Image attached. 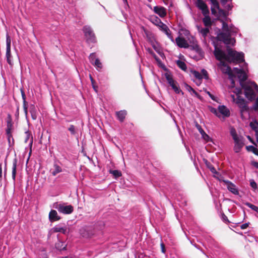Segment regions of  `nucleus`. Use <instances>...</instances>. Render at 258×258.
Returning a JSON list of instances; mask_svg holds the SVG:
<instances>
[{
    "mask_svg": "<svg viewBox=\"0 0 258 258\" xmlns=\"http://www.w3.org/2000/svg\"><path fill=\"white\" fill-rule=\"evenodd\" d=\"M7 61L10 65H13L12 56L11 53V39L8 34L6 36V54Z\"/></svg>",
    "mask_w": 258,
    "mask_h": 258,
    "instance_id": "obj_8",
    "label": "nucleus"
},
{
    "mask_svg": "<svg viewBox=\"0 0 258 258\" xmlns=\"http://www.w3.org/2000/svg\"><path fill=\"white\" fill-rule=\"evenodd\" d=\"M222 218L223 221L225 222H229L227 217L224 214H223Z\"/></svg>",
    "mask_w": 258,
    "mask_h": 258,
    "instance_id": "obj_53",
    "label": "nucleus"
},
{
    "mask_svg": "<svg viewBox=\"0 0 258 258\" xmlns=\"http://www.w3.org/2000/svg\"><path fill=\"white\" fill-rule=\"evenodd\" d=\"M49 220L50 222H53L60 219V217L58 215L57 212L54 210H51L49 213Z\"/></svg>",
    "mask_w": 258,
    "mask_h": 258,
    "instance_id": "obj_16",
    "label": "nucleus"
},
{
    "mask_svg": "<svg viewBox=\"0 0 258 258\" xmlns=\"http://www.w3.org/2000/svg\"><path fill=\"white\" fill-rule=\"evenodd\" d=\"M68 130L70 132L72 135H75L77 133L76 128L73 124L70 125L69 127L68 128Z\"/></svg>",
    "mask_w": 258,
    "mask_h": 258,
    "instance_id": "obj_38",
    "label": "nucleus"
},
{
    "mask_svg": "<svg viewBox=\"0 0 258 258\" xmlns=\"http://www.w3.org/2000/svg\"><path fill=\"white\" fill-rule=\"evenodd\" d=\"M147 50L148 52L151 54L154 58L156 60L158 61L159 60V58L158 57V56L155 54V53L153 52V51L150 48H148L147 49Z\"/></svg>",
    "mask_w": 258,
    "mask_h": 258,
    "instance_id": "obj_40",
    "label": "nucleus"
},
{
    "mask_svg": "<svg viewBox=\"0 0 258 258\" xmlns=\"http://www.w3.org/2000/svg\"><path fill=\"white\" fill-rule=\"evenodd\" d=\"M197 6L202 11L203 15L209 14L208 7L203 0H197Z\"/></svg>",
    "mask_w": 258,
    "mask_h": 258,
    "instance_id": "obj_10",
    "label": "nucleus"
},
{
    "mask_svg": "<svg viewBox=\"0 0 258 258\" xmlns=\"http://www.w3.org/2000/svg\"><path fill=\"white\" fill-rule=\"evenodd\" d=\"M256 141L258 143V134H257V133H256Z\"/></svg>",
    "mask_w": 258,
    "mask_h": 258,
    "instance_id": "obj_64",
    "label": "nucleus"
},
{
    "mask_svg": "<svg viewBox=\"0 0 258 258\" xmlns=\"http://www.w3.org/2000/svg\"><path fill=\"white\" fill-rule=\"evenodd\" d=\"M246 149L247 151L252 152L253 154L258 156V149L254 146L252 145L246 146Z\"/></svg>",
    "mask_w": 258,
    "mask_h": 258,
    "instance_id": "obj_35",
    "label": "nucleus"
},
{
    "mask_svg": "<svg viewBox=\"0 0 258 258\" xmlns=\"http://www.w3.org/2000/svg\"><path fill=\"white\" fill-rule=\"evenodd\" d=\"M181 34L184 35L185 36H186L187 38H189V36H190V32L188 30L185 29H181L180 30L179 32Z\"/></svg>",
    "mask_w": 258,
    "mask_h": 258,
    "instance_id": "obj_39",
    "label": "nucleus"
},
{
    "mask_svg": "<svg viewBox=\"0 0 258 258\" xmlns=\"http://www.w3.org/2000/svg\"><path fill=\"white\" fill-rule=\"evenodd\" d=\"M249 125L256 133L258 132V123L257 122H250Z\"/></svg>",
    "mask_w": 258,
    "mask_h": 258,
    "instance_id": "obj_37",
    "label": "nucleus"
},
{
    "mask_svg": "<svg viewBox=\"0 0 258 258\" xmlns=\"http://www.w3.org/2000/svg\"><path fill=\"white\" fill-rule=\"evenodd\" d=\"M192 92L193 94H194L197 97H199L200 95L199 94L194 90L193 89V90L192 91Z\"/></svg>",
    "mask_w": 258,
    "mask_h": 258,
    "instance_id": "obj_59",
    "label": "nucleus"
},
{
    "mask_svg": "<svg viewBox=\"0 0 258 258\" xmlns=\"http://www.w3.org/2000/svg\"><path fill=\"white\" fill-rule=\"evenodd\" d=\"M237 29L233 25L228 26L225 22H222V32L218 34L219 40L222 41L225 44L233 45L235 41L231 38V35L237 33Z\"/></svg>",
    "mask_w": 258,
    "mask_h": 258,
    "instance_id": "obj_2",
    "label": "nucleus"
},
{
    "mask_svg": "<svg viewBox=\"0 0 258 258\" xmlns=\"http://www.w3.org/2000/svg\"><path fill=\"white\" fill-rule=\"evenodd\" d=\"M192 49L200 55L202 56L203 55L204 52L202 48L197 44L194 45L192 46Z\"/></svg>",
    "mask_w": 258,
    "mask_h": 258,
    "instance_id": "obj_32",
    "label": "nucleus"
},
{
    "mask_svg": "<svg viewBox=\"0 0 258 258\" xmlns=\"http://www.w3.org/2000/svg\"><path fill=\"white\" fill-rule=\"evenodd\" d=\"M219 114H222L224 117H229L230 113L229 110L224 105H219L218 107Z\"/></svg>",
    "mask_w": 258,
    "mask_h": 258,
    "instance_id": "obj_17",
    "label": "nucleus"
},
{
    "mask_svg": "<svg viewBox=\"0 0 258 258\" xmlns=\"http://www.w3.org/2000/svg\"><path fill=\"white\" fill-rule=\"evenodd\" d=\"M23 108L25 114L26 115V117H27V114H28V107H27V104H23Z\"/></svg>",
    "mask_w": 258,
    "mask_h": 258,
    "instance_id": "obj_48",
    "label": "nucleus"
},
{
    "mask_svg": "<svg viewBox=\"0 0 258 258\" xmlns=\"http://www.w3.org/2000/svg\"><path fill=\"white\" fill-rule=\"evenodd\" d=\"M250 185L251 187L254 189H256L257 187V184L253 179H251L250 180Z\"/></svg>",
    "mask_w": 258,
    "mask_h": 258,
    "instance_id": "obj_42",
    "label": "nucleus"
},
{
    "mask_svg": "<svg viewBox=\"0 0 258 258\" xmlns=\"http://www.w3.org/2000/svg\"><path fill=\"white\" fill-rule=\"evenodd\" d=\"M53 167L54 169L51 172V174L53 176H55L57 174L61 172V168L59 165L57 164H54Z\"/></svg>",
    "mask_w": 258,
    "mask_h": 258,
    "instance_id": "obj_29",
    "label": "nucleus"
},
{
    "mask_svg": "<svg viewBox=\"0 0 258 258\" xmlns=\"http://www.w3.org/2000/svg\"><path fill=\"white\" fill-rule=\"evenodd\" d=\"M192 74L196 78H197L199 80L202 79L203 77H202V75L199 72L194 71Z\"/></svg>",
    "mask_w": 258,
    "mask_h": 258,
    "instance_id": "obj_41",
    "label": "nucleus"
},
{
    "mask_svg": "<svg viewBox=\"0 0 258 258\" xmlns=\"http://www.w3.org/2000/svg\"><path fill=\"white\" fill-rule=\"evenodd\" d=\"M62 204H59L58 202H55L53 204V208L57 209L58 211H59L60 206H61Z\"/></svg>",
    "mask_w": 258,
    "mask_h": 258,
    "instance_id": "obj_44",
    "label": "nucleus"
},
{
    "mask_svg": "<svg viewBox=\"0 0 258 258\" xmlns=\"http://www.w3.org/2000/svg\"><path fill=\"white\" fill-rule=\"evenodd\" d=\"M175 42L177 45L180 48H187L189 47V45L186 40L182 37L179 36L177 37L175 39Z\"/></svg>",
    "mask_w": 258,
    "mask_h": 258,
    "instance_id": "obj_14",
    "label": "nucleus"
},
{
    "mask_svg": "<svg viewBox=\"0 0 258 258\" xmlns=\"http://www.w3.org/2000/svg\"><path fill=\"white\" fill-rule=\"evenodd\" d=\"M80 233L83 237L86 238L90 237L94 234V231L92 230V228L88 226L82 228L80 230Z\"/></svg>",
    "mask_w": 258,
    "mask_h": 258,
    "instance_id": "obj_11",
    "label": "nucleus"
},
{
    "mask_svg": "<svg viewBox=\"0 0 258 258\" xmlns=\"http://www.w3.org/2000/svg\"><path fill=\"white\" fill-rule=\"evenodd\" d=\"M92 64H93L99 71L102 68V63L100 62L98 58L95 59L94 62H93V63Z\"/></svg>",
    "mask_w": 258,
    "mask_h": 258,
    "instance_id": "obj_33",
    "label": "nucleus"
},
{
    "mask_svg": "<svg viewBox=\"0 0 258 258\" xmlns=\"http://www.w3.org/2000/svg\"><path fill=\"white\" fill-rule=\"evenodd\" d=\"M150 21L157 26L162 22L158 17L155 15L151 16Z\"/></svg>",
    "mask_w": 258,
    "mask_h": 258,
    "instance_id": "obj_27",
    "label": "nucleus"
},
{
    "mask_svg": "<svg viewBox=\"0 0 258 258\" xmlns=\"http://www.w3.org/2000/svg\"><path fill=\"white\" fill-rule=\"evenodd\" d=\"M231 135L232 137H233V135H235L236 136H238L236 134L235 130L231 131Z\"/></svg>",
    "mask_w": 258,
    "mask_h": 258,
    "instance_id": "obj_56",
    "label": "nucleus"
},
{
    "mask_svg": "<svg viewBox=\"0 0 258 258\" xmlns=\"http://www.w3.org/2000/svg\"><path fill=\"white\" fill-rule=\"evenodd\" d=\"M200 250L202 251V252L204 254H205V255H206V256L207 257H209L208 255L207 254H206L202 249H200Z\"/></svg>",
    "mask_w": 258,
    "mask_h": 258,
    "instance_id": "obj_62",
    "label": "nucleus"
},
{
    "mask_svg": "<svg viewBox=\"0 0 258 258\" xmlns=\"http://www.w3.org/2000/svg\"><path fill=\"white\" fill-rule=\"evenodd\" d=\"M236 103L240 108V111L241 116L243 115L244 112H247L248 107L247 105L245 100L242 97L238 95L237 96Z\"/></svg>",
    "mask_w": 258,
    "mask_h": 258,
    "instance_id": "obj_7",
    "label": "nucleus"
},
{
    "mask_svg": "<svg viewBox=\"0 0 258 258\" xmlns=\"http://www.w3.org/2000/svg\"><path fill=\"white\" fill-rule=\"evenodd\" d=\"M17 161L16 159H15L13 162L12 166V177L14 182L15 181L16 176V168H17Z\"/></svg>",
    "mask_w": 258,
    "mask_h": 258,
    "instance_id": "obj_23",
    "label": "nucleus"
},
{
    "mask_svg": "<svg viewBox=\"0 0 258 258\" xmlns=\"http://www.w3.org/2000/svg\"><path fill=\"white\" fill-rule=\"evenodd\" d=\"M21 92L22 97L23 99V104H27V102H26V96H25L24 91L21 89Z\"/></svg>",
    "mask_w": 258,
    "mask_h": 258,
    "instance_id": "obj_46",
    "label": "nucleus"
},
{
    "mask_svg": "<svg viewBox=\"0 0 258 258\" xmlns=\"http://www.w3.org/2000/svg\"><path fill=\"white\" fill-rule=\"evenodd\" d=\"M109 173L112 174L115 178L121 176V172L118 170H110Z\"/></svg>",
    "mask_w": 258,
    "mask_h": 258,
    "instance_id": "obj_34",
    "label": "nucleus"
},
{
    "mask_svg": "<svg viewBox=\"0 0 258 258\" xmlns=\"http://www.w3.org/2000/svg\"><path fill=\"white\" fill-rule=\"evenodd\" d=\"M248 226V223H244L243 224H242L241 226H240V228L241 229H246L247 227Z\"/></svg>",
    "mask_w": 258,
    "mask_h": 258,
    "instance_id": "obj_54",
    "label": "nucleus"
},
{
    "mask_svg": "<svg viewBox=\"0 0 258 258\" xmlns=\"http://www.w3.org/2000/svg\"><path fill=\"white\" fill-rule=\"evenodd\" d=\"M157 26L159 27L161 31H163V30L164 29V28L166 27L167 25L161 22Z\"/></svg>",
    "mask_w": 258,
    "mask_h": 258,
    "instance_id": "obj_45",
    "label": "nucleus"
},
{
    "mask_svg": "<svg viewBox=\"0 0 258 258\" xmlns=\"http://www.w3.org/2000/svg\"><path fill=\"white\" fill-rule=\"evenodd\" d=\"M73 211L74 208L72 205H66L65 204H62L59 212L63 214H70Z\"/></svg>",
    "mask_w": 258,
    "mask_h": 258,
    "instance_id": "obj_13",
    "label": "nucleus"
},
{
    "mask_svg": "<svg viewBox=\"0 0 258 258\" xmlns=\"http://www.w3.org/2000/svg\"><path fill=\"white\" fill-rule=\"evenodd\" d=\"M25 134H26V138L25 140V142L27 143L29 141V140H30L29 145L30 148H31L32 146V144H33V138L31 137L30 139L31 134L28 131L25 132Z\"/></svg>",
    "mask_w": 258,
    "mask_h": 258,
    "instance_id": "obj_28",
    "label": "nucleus"
},
{
    "mask_svg": "<svg viewBox=\"0 0 258 258\" xmlns=\"http://www.w3.org/2000/svg\"><path fill=\"white\" fill-rule=\"evenodd\" d=\"M152 46H153V48H154V49H155L157 52H158L157 48V47H156V46H155V45H152Z\"/></svg>",
    "mask_w": 258,
    "mask_h": 258,
    "instance_id": "obj_63",
    "label": "nucleus"
},
{
    "mask_svg": "<svg viewBox=\"0 0 258 258\" xmlns=\"http://www.w3.org/2000/svg\"><path fill=\"white\" fill-rule=\"evenodd\" d=\"M196 127L197 128V129L198 130L199 132H200V133L201 134V135H202V138L206 141H209V139H210V137L205 132V131L203 130V129L202 128V127H201V126L200 125H199L198 123H197L196 125Z\"/></svg>",
    "mask_w": 258,
    "mask_h": 258,
    "instance_id": "obj_18",
    "label": "nucleus"
},
{
    "mask_svg": "<svg viewBox=\"0 0 258 258\" xmlns=\"http://www.w3.org/2000/svg\"><path fill=\"white\" fill-rule=\"evenodd\" d=\"M160 246H161V251L163 253H165L166 252V249H165V245H164V243L163 242H161L160 244Z\"/></svg>",
    "mask_w": 258,
    "mask_h": 258,
    "instance_id": "obj_52",
    "label": "nucleus"
},
{
    "mask_svg": "<svg viewBox=\"0 0 258 258\" xmlns=\"http://www.w3.org/2000/svg\"><path fill=\"white\" fill-rule=\"evenodd\" d=\"M83 31L88 42L92 43L96 42L95 34L90 26H85L83 28Z\"/></svg>",
    "mask_w": 258,
    "mask_h": 258,
    "instance_id": "obj_6",
    "label": "nucleus"
},
{
    "mask_svg": "<svg viewBox=\"0 0 258 258\" xmlns=\"http://www.w3.org/2000/svg\"><path fill=\"white\" fill-rule=\"evenodd\" d=\"M223 182L227 185V188L230 192L235 195L239 194V191L236 188L235 185L230 181L223 180Z\"/></svg>",
    "mask_w": 258,
    "mask_h": 258,
    "instance_id": "obj_12",
    "label": "nucleus"
},
{
    "mask_svg": "<svg viewBox=\"0 0 258 258\" xmlns=\"http://www.w3.org/2000/svg\"><path fill=\"white\" fill-rule=\"evenodd\" d=\"M227 9H228V10H231L232 9V7L230 5L228 4V5L227 6Z\"/></svg>",
    "mask_w": 258,
    "mask_h": 258,
    "instance_id": "obj_60",
    "label": "nucleus"
},
{
    "mask_svg": "<svg viewBox=\"0 0 258 258\" xmlns=\"http://www.w3.org/2000/svg\"><path fill=\"white\" fill-rule=\"evenodd\" d=\"M202 73H203V75L205 76V78H207L208 76H207V71L203 69V70H202Z\"/></svg>",
    "mask_w": 258,
    "mask_h": 258,
    "instance_id": "obj_55",
    "label": "nucleus"
},
{
    "mask_svg": "<svg viewBox=\"0 0 258 258\" xmlns=\"http://www.w3.org/2000/svg\"><path fill=\"white\" fill-rule=\"evenodd\" d=\"M177 66L183 71H185L187 69L185 63L180 60H177L176 61Z\"/></svg>",
    "mask_w": 258,
    "mask_h": 258,
    "instance_id": "obj_31",
    "label": "nucleus"
},
{
    "mask_svg": "<svg viewBox=\"0 0 258 258\" xmlns=\"http://www.w3.org/2000/svg\"><path fill=\"white\" fill-rule=\"evenodd\" d=\"M211 3L212 4L211 11L212 14H214L216 13L215 9H218L219 8V3L217 0H214V1L211 2Z\"/></svg>",
    "mask_w": 258,
    "mask_h": 258,
    "instance_id": "obj_26",
    "label": "nucleus"
},
{
    "mask_svg": "<svg viewBox=\"0 0 258 258\" xmlns=\"http://www.w3.org/2000/svg\"><path fill=\"white\" fill-rule=\"evenodd\" d=\"M165 77L169 85L176 94L181 93L182 95L183 94V92L180 89L177 82L173 79L172 76L169 74L165 73Z\"/></svg>",
    "mask_w": 258,
    "mask_h": 258,
    "instance_id": "obj_5",
    "label": "nucleus"
},
{
    "mask_svg": "<svg viewBox=\"0 0 258 258\" xmlns=\"http://www.w3.org/2000/svg\"><path fill=\"white\" fill-rule=\"evenodd\" d=\"M211 112L215 114L217 116L219 117L220 115L219 114L218 110H217L216 109L212 108L211 110Z\"/></svg>",
    "mask_w": 258,
    "mask_h": 258,
    "instance_id": "obj_49",
    "label": "nucleus"
},
{
    "mask_svg": "<svg viewBox=\"0 0 258 258\" xmlns=\"http://www.w3.org/2000/svg\"><path fill=\"white\" fill-rule=\"evenodd\" d=\"M96 55L95 53H92L90 54V56L89 57V60L91 63H93V62L94 60H95Z\"/></svg>",
    "mask_w": 258,
    "mask_h": 258,
    "instance_id": "obj_43",
    "label": "nucleus"
},
{
    "mask_svg": "<svg viewBox=\"0 0 258 258\" xmlns=\"http://www.w3.org/2000/svg\"><path fill=\"white\" fill-rule=\"evenodd\" d=\"M252 165L256 168L258 169V162H253L252 163Z\"/></svg>",
    "mask_w": 258,
    "mask_h": 258,
    "instance_id": "obj_58",
    "label": "nucleus"
},
{
    "mask_svg": "<svg viewBox=\"0 0 258 258\" xmlns=\"http://www.w3.org/2000/svg\"><path fill=\"white\" fill-rule=\"evenodd\" d=\"M204 18L203 19V22L204 25L207 27H211L212 25L211 19L209 16V14L203 15Z\"/></svg>",
    "mask_w": 258,
    "mask_h": 258,
    "instance_id": "obj_21",
    "label": "nucleus"
},
{
    "mask_svg": "<svg viewBox=\"0 0 258 258\" xmlns=\"http://www.w3.org/2000/svg\"><path fill=\"white\" fill-rule=\"evenodd\" d=\"M162 32L167 35L168 38L170 39L172 42H174V38L171 34V32L167 26L164 28Z\"/></svg>",
    "mask_w": 258,
    "mask_h": 258,
    "instance_id": "obj_25",
    "label": "nucleus"
},
{
    "mask_svg": "<svg viewBox=\"0 0 258 258\" xmlns=\"http://www.w3.org/2000/svg\"><path fill=\"white\" fill-rule=\"evenodd\" d=\"M245 70H247V68H243L242 69H239L238 68H233V79L237 77L241 87L244 85L247 84V82H245L247 79V75L245 73Z\"/></svg>",
    "mask_w": 258,
    "mask_h": 258,
    "instance_id": "obj_4",
    "label": "nucleus"
},
{
    "mask_svg": "<svg viewBox=\"0 0 258 258\" xmlns=\"http://www.w3.org/2000/svg\"><path fill=\"white\" fill-rule=\"evenodd\" d=\"M233 139L234 141V151L236 153H239L244 145L242 139L238 136L233 135Z\"/></svg>",
    "mask_w": 258,
    "mask_h": 258,
    "instance_id": "obj_9",
    "label": "nucleus"
},
{
    "mask_svg": "<svg viewBox=\"0 0 258 258\" xmlns=\"http://www.w3.org/2000/svg\"><path fill=\"white\" fill-rule=\"evenodd\" d=\"M2 177V165L0 164V179Z\"/></svg>",
    "mask_w": 258,
    "mask_h": 258,
    "instance_id": "obj_57",
    "label": "nucleus"
},
{
    "mask_svg": "<svg viewBox=\"0 0 258 258\" xmlns=\"http://www.w3.org/2000/svg\"><path fill=\"white\" fill-rule=\"evenodd\" d=\"M30 112L31 115V117L33 120L36 119L37 117V110L34 105L31 104L30 106Z\"/></svg>",
    "mask_w": 258,
    "mask_h": 258,
    "instance_id": "obj_22",
    "label": "nucleus"
},
{
    "mask_svg": "<svg viewBox=\"0 0 258 258\" xmlns=\"http://www.w3.org/2000/svg\"><path fill=\"white\" fill-rule=\"evenodd\" d=\"M185 87L186 89L189 92H192V91L194 89L190 86L188 85L187 84H185Z\"/></svg>",
    "mask_w": 258,
    "mask_h": 258,
    "instance_id": "obj_50",
    "label": "nucleus"
},
{
    "mask_svg": "<svg viewBox=\"0 0 258 258\" xmlns=\"http://www.w3.org/2000/svg\"><path fill=\"white\" fill-rule=\"evenodd\" d=\"M12 124L11 121H8L7 122V127L6 129V133L8 136V138L9 141H10V137H12L11 132V129H12Z\"/></svg>",
    "mask_w": 258,
    "mask_h": 258,
    "instance_id": "obj_30",
    "label": "nucleus"
},
{
    "mask_svg": "<svg viewBox=\"0 0 258 258\" xmlns=\"http://www.w3.org/2000/svg\"><path fill=\"white\" fill-rule=\"evenodd\" d=\"M53 230L54 232H60L63 234H66L67 233V226L56 225L53 228Z\"/></svg>",
    "mask_w": 258,
    "mask_h": 258,
    "instance_id": "obj_19",
    "label": "nucleus"
},
{
    "mask_svg": "<svg viewBox=\"0 0 258 258\" xmlns=\"http://www.w3.org/2000/svg\"><path fill=\"white\" fill-rule=\"evenodd\" d=\"M126 114H127V112H126V111H125L124 110L117 111L116 112V115L117 117V119L120 122L123 121L124 118H125Z\"/></svg>",
    "mask_w": 258,
    "mask_h": 258,
    "instance_id": "obj_20",
    "label": "nucleus"
},
{
    "mask_svg": "<svg viewBox=\"0 0 258 258\" xmlns=\"http://www.w3.org/2000/svg\"><path fill=\"white\" fill-rule=\"evenodd\" d=\"M207 94L209 95V96L211 98V99L214 101L216 100V97L212 94L209 91L207 92Z\"/></svg>",
    "mask_w": 258,
    "mask_h": 258,
    "instance_id": "obj_51",
    "label": "nucleus"
},
{
    "mask_svg": "<svg viewBox=\"0 0 258 258\" xmlns=\"http://www.w3.org/2000/svg\"><path fill=\"white\" fill-rule=\"evenodd\" d=\"M197 28L198 31L202 34V36L204 37L205 38L207 36L208 34L209 33V29L208 28V27L203 28L198 26Z\"/></svg>",
    "mask_w": 258,
    "mask_h": 258,
    "instance_id": "obj_24",
    "label": "nucleus"
},
{
    "mask_svg": "<svg viewBox=\"0 0 258 258\" xmlns=\"http://www.w3.org/2000/svg\"><path fill=\"white\" fill-rule=\"evenodd\" d=\"M208 168L210 169V171L213 173H214V174H217V172L216 170V169L215 168V167L212 165H208Z\"/></svg>",
    "mask_w": 258,
    "mask_h": 258,
    "instance_id": "obj_47",
    "label": "nucleus"
},
{
    "mask_svg": "<svg viewBox=\"0 0 258 258\" xmlns=\"http://www.w3.org/2000/svg\"><path fill=\"white\" fill-rule=\"evenodd\" d=\"M244 204L252 210L255 211L258 214V207L248 202H245Z\"/></svg>",
    "mask_w": 258,
    "mask_h": 258,
    "instance_id": "obj_36",
    "label": "nucleus"
},
{
    "mask_svg": "<svg viewBox=\"0 0 258 258\" xmlns=\"http://www.w3.org/2000/svg\"><path fill=\"white\" fill-rule=\"evenodd\" d=\"M214 55L216 59L220 61L218 67L223 74L228 75L229 79L232 84H234L233 80V70L224 61L229 63H238L244 62V53L234 50L229 46H227L226 52L222 49L221 45L214 43Z\"/></svg>",
    "mask_w": 258,
    "mask_h": 258,
    "instance_id": "obj_1",
    "label": "nucleus"
},
{
    "mask_svg": "<svg viewBox=\"0 0 258 258\" xmlns=\"http://www.w3.org/2000/svg\"><path fill=\"white\" fill-rule=\"evenodd\" d=\"M169 0H163V2L165 5H167Z\"/></svg>",
    "mask_w": 258,
    "mask_h": 258,
    "instance_id": "obj_61",
    "label": "nucleus"
},
{
    "mask_svg": "<svg viewBox=\"0 0 258 258\" xmlns=\"http://www.w3.org/2000/svg\"><path fill=\"white\" fill-rule=\"evenodd\" d=\"M245 97L249 100L255 99L258 93V86L254 82H247L242 86Z\"/></svg>",
    "mask_w": 258,
    "mask_h": 258,
    "instance_id": "obj_3",
    "label": "nucleus"
},
{
    "mask_svg": "<svg viewBox=\"0 0 258 258\" xmlns=\"http://www.w3.org/2000/svg\"><path fill=\"white\" fill-rule=\"evenodd\" d=\"M153 11L161 18H163L166 15V10L163 7L155 6L153 8Z\"/></svg>",
    "mask_w": 258,
    "mask_h": 258,
    "instance_id": "obj_15",
    "label": "nucleus"
}]
</instances>
